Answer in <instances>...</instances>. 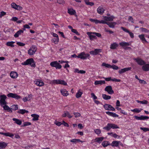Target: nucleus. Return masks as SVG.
I'll return each mask as SVG.
<instances>
[{
	"instance_id": "f257e3e1",
	"label": "nucleus",
	"mask_w": 149,
	"mask_h": 149,
	"mask_svg": "<svg viewBox=\"0 0 149 149\" xmlns=\"http://www.w3.org/2000/svg\"><path fill=\"white\" fill-rule=\"evenodd\" d=\"M21 64L25 65H30L33 67H35L36 66L35 62L33 58H29L27 59L26 61L22 63Z\"/></svg>"
},
{
	"instance_id": "f03ea898",
	"label": "nucleus",
	"mask_w": 149,
	"mask_h": 149,
	"mask_svg": "<svg viewBox=\"0 0 149 149\" xmlns=\"http://www.w3.org/2000/svg\"><path fill=\"white\" fill-rule=\"evenodd\" d=\"M89 56L90 55L89 54H85L84 52H83L81 53L78 56H77L75 54H74L71 55V57L75 58L77 57L82 59H85Z\"/></svg>"
},
{
	"instance_id": "7ed1b4c3",
	"label": "nucleus",
	"mask_w": 149,
	"mask_h": 149,
	"mask_svg": "<svg viewBox=\"0 0 149 149\" xmlns=\"http://www.w3.org/2000/svg\"><path fill=\"white\" fill-rule=\"evenodd\" d=\"M7 96L10 97L14 98L16 100H19L22 98L21 97L16 93H10L7 95Z\"/></svg>"
},
{
	"instance_id": "20e7f679",
	"label": "nucleus",
	"mask_w": 149,
	"mask_h": 149,
	"mask_svg": "<svg viewBox=\"0 0 149 149\" xmlns=\"http://www.w3.org/2000/svg\"><path fill=\"white\" fill-rule=\"evenodd\" d=\"M37 49V48L35 45L32 46L28 51V54L30 55L33 54L36 52Z\"/></svg>"
},
{
	"instance_id": "39448f33",
	"label": "nucleus",
	"mask_w": 149,
	"mask_h": 149,
	"mask_svg": "<svg viewBox=\"0 0 149 149\" xmlns=\"http://www.w3.org/2000/svg\"><path fill=\"white\" fill-rule=\"evenodd\" d=\"M0 104L1 106L5 104H6L7 102L5 100L7 98V97L4 95H0Z\"/></svg>"
},
{
	"instance_id": "423d86ee",
	"label": "nucleus",
	"mask_w": 149,
	"mask_h": 149,
	"mask_svg": "<svg viewBox=\"0 0 149 149\" xmlns=\"http://www.w3.org/2000/svg\"><path fill=\"white\" fill-rule=\"evenodd\" d=\"M50 65L52 67H54L56 68L60 69L61 68L62 66L57 61H54L51 62Z\"/></svg>"
},
{
	"instance_id": "0eeeda50",
	"label": "nucleus",
	"mask_w": 149,
	"mask_h": 149,
	"mask_svg": "<svg viewBox=\"0 0 149 149\" xmlns=\"http://www.w3.org/2000/svg\"><path fill=\"white\" fill-rule=\"evenodd\" d=\"M104 107L105 109L106 110H109L112 111H115V109L111 105L108 104H105L104 105Z\"/></svg>"
},
{
	"instance_id": "6e6552de",
	"label": "nucleus",
	"mask_w": 149,
	"mask_h": 149,
	"mask_svg": "<svg viewBox=\"0 0 149 149\" xmlns=\"http://www.w3.org/2000/svg\"><path fill=\"white\" fill-rule=\"evenodd\" d=\"M105 91L107 92L109 94H111L114 93V91L112 89L111 86H106L105 88Z\"/></svg>"
},
{
	"instance_id": "1a4fd4ad",
	"label": "nucleus",
	"mask_w": 149,
	"mask_h": 149,
	"mask_svg": "<svg viewBox=\"0 0 149 149\" xmlns=\"http://www.w3.org/2000/svg\"><path fill=\"white\" fill-rule=\"evenodd\" d=\"M101 52L102 49H95L94 50L90 51V53L93 55H96Z\"/></svg>"
},
{
	"instance_id": "9d476101",
	"label": "nucleus",
	"mask_w": 149,
	"mask_h": 149,
	"mask_svg": "<svg viewBox=\"0 0 149 149\" xmlns=\"http://www.w3.org/2000/svg\"><path fill=\"white\" fill-rule=\"evenodd\" d=\"M134 60L138 64L140 65H144L146 64L145 62L142 59L139 58H136Z\"/></svg>"
},
{
	"instance_id": "9b49d317",
	"label": "nucleus",
	"mask_w": 149,
	"mask_h": 149,
	"mask_svg": "<svg viewBox=\"0 0 149 149\" xmlns=\"http://www.w3.org/2000/svg\"><path fill=\"white\" fill-rule=\"evenodd\" d=\"M131 68H132L131 67L125 68L123 69H122L120 70H119L118 72L120 74H121L127 71L130 70H131Z\"/></svg>"
},
{
	"instance_id": "f8f14e48",
	"label": "nucleus",
	"mask_w": 149,
	"mask_h": 149,
	"mask_svg": "<svg viewBox=\"0 0 149 149\" xmlns=\"http://www.w3.org/2000/svg\"><path fill=\"white\" fill-rule=\"evenodd\" d=\"M70 142L72 143L73 144H76L77 143L81 142H83V141H81L80 139H72L70 140Z\"/></svg>"
},
{
	"instance_id": "ddd939ff",
	"label": "nucleus",
	"mask_w": 149,
	"mask_h": 149,
	"mask_svg": "<svg viewBox=\"0 0 149 149\" xmlns=\"http://www.w3.org/2000/svg\"><path fill=\"white\" fill-rule=\"evenodd\" d=\"M10 75L11 78L15 79L17 77L18 74L17 72H10Z\"/></svg>"
},
{
	"instance_id": "4468645a",
	"label": "nucleus",
	"mask_w": 149,
	"mask_h": 149,
	"mask_svg": "<svg viewBox=\"0 0 149 149\" xmlns=\"http://www.w3.org/2000/svg\"><path fill=\"white\" fill-rule=\"evenodd\" d=\"M139 37L143 43H144V42H146L147 43H148V41L146 40L144 38V34L139 35Z\"/></svg>"
},
{
	"instance_id": "2eb2a0df",
	"label": "nucleus",
	"mask_w": 149,
	"mask_h": 149,
	"mask_svg": "<svg viewBox=\"0 0 149 149\" xmlns=\"http://www.w3.org/2000/svg\"><path fill=\"white\" fill-rule=\"evenodd\" d=\"M87 34L89 36L90 39L91 40L96 38V36L91 35V34H93V32H87Z\"/></svg>"
},
{
	"instance_id": "dca6fc26",
	"label": "nucleus",
	"mask_w": 149,
	"mask_h": 149,
	"mask_svg": "<svg viewBox=\"0 0 149 149\" xmlns=\"http://www.w3.org/2000/svg\"><path fill=\"white\" fill-rule=\"evenodd\" d=\"M118 46V44L115 42L111 45L110 48L111 49H116Z\"/></svg>"
},
{
	"instance_id": "f3484780",
	"label": "nucleus",
	"mask_w": 149,
	"mask_h": 149,
	"mask_svg": "<svg viewBox=\"0 0 149 149\" xmlns=\"http://www.w3.org/2000/svg\"><path fill=\"white\" fill-rule=\"evenodd\" d=\"M120 142L119 141H113L111 144V145L112 147H117L119 146V143Z\"/></svg>"
},
{
	"instance_id": "a211bd4d",
	"label": "nucleus",
	"mask_w": 149,
	"mask_h": 149,
	"mask_svg": "<svg viewBox=\"0 0 149 149\" xmlns=\"http://www.w3.org/2000/svg\"><path fill=\"white\" fill-rule=\"evenodd\" d=\"M106 113L109 115L114 117H117L118 116V115L116 114L115 113L109 111L106 112Z\"/></svg>"
},
{
	"instance_id": "6ab92c4d",
	"label": "nucleus",
	"mask_w": 149,
	"mask_h": 149,
	"mask_svg": "<svg viewBox=\"0 0 149 149\" xmlns=\"http://www.w3.org/2000/svg\"><path fill=\"white\" fill-rule=\"evenodd\" d=\"M114 18V17L113 16H111L110 17L107 16L104 17V19L105 21H111L113 20Z\"/></svg>"
},
{
	"instance_id": "aec40b11",
	"label": "nucleus",
	"mask_w": 149,
	"mask_h": 149,
	"mask_svg": "<svg viewBox=\"0 0 149 149\" xmlns=\"http://www.w3.org/2000/svg\"><path fill=\"white\" fill-rule=\"evenodd\" d=\"M143 70L145 71H148L149 70V64H144L142 67Z\"/></svg>"
},
{
	"instance_id": "412c9836",
	"label": "nucleus",
	"mask_w": 149,
	"mask_h": 149,
	"mask_svg": "<svg viewBox=\"0 0 149 149\" xmlns=\"http://www.w3.org/2000/svg\"><path fill=\"white\" fill-rule=\"evenodd\" d=\"M116 24V23L115 22H107V24L111 28H114Z\"/></svg>"
},
{
	"instance_id": "4be33fe9",
	"label": "nucleus",
	"mask_w": 149,
	"mask_h": 149,
	"mask_svg": "<svg viewBox=\"0 0 149 149\" xmlns=\"http://www.w3.org/2000/svg\"><path fill=\"white\" fill-rule=\"evenodd\" d=\"M60 91L62 94L64 96H66L69 94L68 93V91L66 89H62Z\"/></svg>"
},
{
	"instance_id": "5701e85b",
	"label": "nucleus",
	"mask_w": 149,
	"mask_h": 149,
	"mask_svg": "<svg viewBox=\"0 0 149 149\" xmlns=\"http://www.w3.org/2000/svg\"><path fill=\"white\" fill-rule=\"evenodd\" d=\"M104 10L100 6H99L97 9V13L100 14H102L103 13Z\"/></svg>"
},
{
	"instance_id": "b1692460",
	"label": "nucleus",
	"mask_w": 149,
	"mask_h": 149,
	"mask_svg": "<svg viewBox=\"0 0 149 149\" xmlns=\"http://www.w3.org/2000/svg\"><path fill=\"white\" fill-rule=\"evenodd\" d=\"M104 138L102 137H97L94 140L96 142L99 143H100L101 142L103 141L104 139Z\"/></svg>"
},
{
	"instance_id": "393cba45",
	"label": "nucleus",
	"mask_w": 149,
	"mask_h": 149,
	"mask_svg": "<svg viewBox=\"0 0 149 149\" xmlns=\"http://www.w3.org/2000/svg\"><path fill=\"white\" fill-rule=\"evenodd\" d=\"M105 81L102 80L96 81H95L94 82V84L95 85H97L98 84L102 85V84H105Z\"/></svg>"
},
{
	"instance_id": "a878e982",
	"label": "nucleus",
	"mask_w": 149,
	"mask_h": 149,
	"mask_svg": "<svg viewBox=\"0 0 149 149\" xmlns=\"http://www.w3.org/2000/svg\"><path fill=\"white\" fill-rule=\"evenodd\" d=\"M4 106H3L4 109L8 111L10 113H12V111L11 110V109L10 108L8 105L6 104L4 105Z\"/></svg>"
},
{
	"instance_id": "bb28decb",
	"label": "nucleus",
	"mask_w": 149,
	"mask_h": 149,
	"mask_svg": "<svg viewBox=\"0 0 149 149\" xmlns=\"http://www.w3.org/2000/svg\"><path fill=\"white\" fill-rule=\"evenodd\" d=\"M31 116L33 118L32 120L33 121L37 120H38L39 116L36 114H33L31 115Z\"/></svg>"
},
{
	"instance_id": "cd10ccee",
	"label": "nucleus",
	"mask_w": 149,
	"mask_h": 149,
	"mask_svg": "<svg viewBox=\"0 0 149 149\" xmlns=\"http://www.w3.org/2000/svg\"><path fill=\"white\" fill-rule=\"evenodd\" d=\"M23 32L24 31L22 30L18 31L15 34L14 36L15 38H17L21 33H23Z\"/></svg>"
},
{
	"instance_id": "c85d7f7f",
	"label": "nucleus",
	"mask_w": 149,
	"mask_h": 149,
	"mask_svg": "<svg viewBox=\"0 0 149 149\" xmlns=\"http://www.w3.org/2000/svg\"><path fill=\"white\" fill-rule=\"evenodd\" d=\"M68 13L70 15H74L76 13L75 11L72 9H69L68 10Z\"/></svg>"
},
{
	"instance_id": "c756f323",
	"label": "nucleus",
	"mask_w": 149,
	"mask_h": 149,
	"mask_svg": "<svg viewBox=\"0 0 149 149\" xmlns=\"http://www.w3.org/2000/svg\"><path fill=\"white\" fill-rule=\"evenodd\" d=\"M102 145L104 148L108 146L111 145L110 143L108 141H103L102 143Z\"/></svg>"
},
{
	"instance_id": "7c9ffc66",
	"label": "nucleus",
	"mask_w": 149,
	"mask_h": 149,
	"mask_svg": "<svg viewBox=\"0 0 149 149\" xmlns=\"http://www.w3.org/2000/svg\"><path fill=\"white\" fill-rule=\"evenodd\" d=\"M119 45L122 47L128 46L130 45V44L128 42H122L119 43Z\"/></svg>"
},
{
	"instance_id": "2f4dec72",
	"label": "nucleus",
	"mask_w": 149,
	"mask_h": 149,
	"mask_svg": "<svg viewBox=\"0 0 149 149\" xmlns=\"http://www.w3.org/2000/svg\"><path fill=\"white\" fill-rule=\"evenodd\" d=\"M17 112L19 113L23 114L25 113H28L29 112V111H28L26 110L25 109H22L18 110L17 111Z\"/></svg>"
},
{
	"instance_id": "473e14b6",
	"label": "nucleus",
	"mask_w": 149,
	"mask_h": 149,
	"mask_svg": "<svg viewBox=\"0 0 149 149\" xmlns=\"http://www.w3.org/2000/svg\"><path fill=\"white\" fill-rule=\"evenodd\" d=\"M102 97L105 100H107L111 99V97L109 95H108L105 94H102Z\"/></svg>"
},
{
	"instance_id": "72a5a7b5",
	"label": "nucleus",
	"mask_w": 149,
	"mask_h": 149,
	"mask_svg": "<svg viewBox=\"0 0 149 149\" xmlns=\"http://www.w3.org/2000/svg\"><path fill=\"white\" fill-rule=\"evenodd\" d=\"M13 120L15 121V123L18 125H21L22 123V121L20 120L15 118H13Z\"/></svg>"
},
{
	"instance_id": "f704fd0d",
	"label": "nucleus",
	"mask_w": 149,
	"mask_h": 149,
	"mask_svg": "<svg viewBox=\"0 0 149 149\" xmlns=\"http://www.w3.org/2000/svg\"><path fill=\"white\" fill-rule=\"evenodd\" d=\"M111 123H108L107 125L103 128V129L106 130L107 131H109L111 129Z\"/></svg>"
},
{
	"instance_id": "c9c22d12",
	"label": "nucleus",
	"mask_w": 149,
	"mask_h": 149,
	"mask_svg": "<svg viewBox=\"0 0 149 149\" xmlns=\"http://www.w3.org/2000/svg\"><path fill=\"white\" fill-rule=\"evenodd\" d=\"M15 43V42L13 41L8 42L6 43V45L8 46H10L12 47H14V45L13 44Z\"/></svg>"
},
{
	"instance_id": "e433bc0d",
	"label": "nucleus",
	"mask_w": 149,
	"mask_h": 149,
	"mask_svg": "<svg viewBox=\"0 0 149 149\" xmlns=\"http://www.w3.org/2000/svg\"><path fill=\"white\" fill-rule=\"evenodd\" d=\"M35 84L38 86H43L44 85V83L42 81H36L35 82Z\"/></svg>"
},
{
	"instance_id": "4c0bfd02",
	"label": "nucleus",
	"mask_w": 149,
	"mask_h": 149,
	"mask_svg": "<svg viewBox=\"0 0 149 149\" xmlns=\"http://www.w3.org/2000/svg\"><path fill=\"white\" fill-rule=\"evenodd\" d=\"M7 146V144L5 142L0 143V148H4Z\"/></svg>"
},
{
	"instance_id": "58836bf2",
	"label": "nucleus",
	"mask_w": 149,
	"mask_h": 149,
	"mask_svg": "<svg viewBox=\"0 0 149 149\" xmlns=\"http://www.w3.org/2000/svg\"><path fill=\"white\" fill-rule=\"evenodd\" d=\"M11 110L12 109L13 110H16L18 109V106L17 104H14L12 105L11 106Z\"/></svg>"
},
{
	"instance_id": "ea45409f",
	"label": "nucleus",
	"mask_w": 149,
	"mask_h": 149,
	"mask_svg": "<svg viewBox=\"0 0 149 149\" xmlns=\"http://www.w3.org/2000/svg\"><path fill=\"white\" fill-rule=\"evenodd\" d=\"M136 101L138 103H140L143 104H147L148 103V102L147 101L145 100H143L142 101H140L138 100H137Z\"/></svg>"
},
{
	"instance_id": "a19ab883",
	"label": "nucleus",
	"mask_w": 149,
	"mask_h": 149,
	"mask_svg": "<svg viewBox=\"0 0 149 149\" xmlns=\"http://www.w3.org/2000/svg\"><path fill=\"white\" fill-rule=\"evenodd\" d=\"M110 125L111 128H112L113 129L119 128V127L116 125L111 123Z\"/></svg>"
},
{
	"instance_id": "79ce46f5",
	"label": "nucleus",
	"mask_w": 149,
	"mask_h": 149,
	"mask_svg": "<svg viewBox=\"0 0 149 149\" xmlns=\"http://www.w3.org/2000/svg\"><path fill=\"white\" fill-rule=\"evenodd\" d=\"M52 42H54L55 44H57L58 43L59 41L58 38H53L52 39Z\"/></svg>"
},
{
	"instance_id": "37998d69",
	"label": "nucleus",
	"mask_w": 149,
	"mask_h": 149,
	"mask_svg": "<svg viewBox=\"0 0 149 149\" xmlns=\"http://www.w3.org/2000/svg\"><path fill=\"white\" fill-rule=\"evenodd\" d=\"M142 110V109H138L136 108L134 109H133L131 111L134 112H135L136 113H139Z\"/></svg>"
},
{
	"instance_id": "c03bdc74",
	"label": "nucleus",
	"mask_w": 149,
	"mask_h": 149,
	"mask_svg": "<svg viewBox=\"0 0 149 149\" xmlns=\"http://www.w3.org/2000/svg\"><path fill=\"white\" fill-rule=\"evenodd\" d=\"M102 66H105L106 68H111V65H110L106 63H102Z\"/></svg>"
},
{
	"instance_id": "a18cd8bd",
	"label": "nucleus",
	"mask_w": 149,
	"mask_h": 149,
	"mask_svg": "<svg viewBox=\"0 0 149 149\" xmlns=\"http://www.w3.org/2000/svg\"><path fill=\"white\" fill-rule=\"evenodd\" d=\"M102 66H105L106 68H111V65H110L106 63H102Z\"/></svg>"
},
{
	"instance_id": "49530a36",
	"label": "nucleus",
	"mask_w": 149,
	"mask_h": 149,
	"mask_svg": "<svg viewBox=\"0 0 149 149\" xmlns=\"http://www.w3.org/2000/svg\"><path fill=\"white\" fill-rule=\"evenodd\" d=\"M82 93L80 91H78V92L77 93L76 97L77 98H78L81 97Z\"/></svg>"
},
{
	"instance_id": "de8ad7c7",
	"label": "nucleus",
	"mask_w": 149,
	"mask_h": 149,
	"mask_svg": "<svg viewBox=\"0 0 149 149\" xmlns=\"http://www.w3.org/2000/svg\"><path fill=\"white\" fill-rule=\"evenodd\" d=\"M140 29L141 31H142L143 32H144L145 33H148L149 32V30H148L147 29L141 27L140 28Z\"/></svg>"
},
{
	"instance_id": "09e8293b",
	"label": "nucleus",
	"mask_w": 149,
	"mask_h": 149,
	"mask_svg": "<svg viewBox=\"0 0 149 149\" xmlns=\"http://www.w3.org/2000/svg\"><path fill=\"white\" fill-rule=\"evenodd\" d=\"M4 135L6 136H8L11 137H13L14 136V135L13 134L9 133H5Z\"/></svg>"
},
{
	"instance_id": "8fccbe9b",
	"label": "nucleus",
	"mask_w": 149,
	"mask_h": 149,
	"mask_svg": "<svg viewBox=\"0 0 149 149\" xmlns=\"http://www.w3.org/2000/svg\"><path fill=\"white\" fill-rule=\"evenodd\" d=\"M141 120H144L148 119H149V117L147 116H145L141 115Z\"/></svg>"
},
{
	"instance_id": "3c124183",
	"label": "nucleus",
	"mask_w": 149,
	"mask_h": 149,
	"mask_svg": "<svg viewBox=\"0 0 149 149\" xmlns=\"http://www.w3.org/2000/svg\"><path fill=\"white\" fill-rule=\"evenodd\" d=\"M59 84H62L64 85H67V83L64 80H60Z\"/></svg>"
},
{
	"instance_id": "603ef678",
	"label": "nucleus",
	"mask_w": 149,
	"mask_h": 149,
	"mask_svg": "<svg viewBox=\"0 0 149 149\" xmlns=\"http://www.w3.org/2000/svg\"><path fill=\"white\" fill-rule=\"evenodd\" d=\"M31 125V123H30V122H25L24 123L23 125H22V127H25V126H27L30 125Z\"/></svg>"
},
{
	"instance_id": "864d4df0",
	"label": "nucleus",
	"mask_w": 149,
	"mask_h": 149,
	"mask_svg": "<svg viewBox=\"0 0 149 149\" xmlns=\"http://www.w3.org/2000/svg\"><path fill=\"white\" fill-rule=\"evenodd\" d=\"M111 68H112L114 70H118L119 68L116 65H111Z\"/></svg>"
},
{
	"instance_id": "5fc2aeb1",
	"label": "nucleus",
	"mask_w": 149,
	"mask_h": 149,
	"mask_svg": "<svg viewBox=\"0 0 149 149\" xmlns=\"http://www.w3.org/2000/svg\"><path fill=\"white\" fill-rule=\"evenodd\" d=\"M95 132L97 134H99L101 133V131L100 129H96L94 130Z\"/></svg>"
},
{
	"instance_id": "6e6d98bb",
	"label": "nucleus",
	"mask_w": 149,
	"mask_h": 149,
	"mask_svg": "<svg viewBox=\"0 0 149 149\" xmlns=\"http://www.w3.org/2000/svg\"><path fill=\"white\" fill-rule=\"evenodd\" d=\"M73 114L75 115V116L76 118L80 117L81 116L80 114L79 113L74 112Z\"/></svg>"
},
{
	"instance_id": "4d7b16f0",
	"label": "nucleus",
	"mask_w": 149,
	"mask_h": 149,
	"mask_svg": "<svg viewBox=\"0 0 149 149\" xmlns=\"http://www.w3.org/2000/svg\"><path fill=\"white\" fill-rule=\"evenodd\" d=\"M128 20L129 21H131L132 23H134L133 19L132 16H129L128 17Z\"/></svg>"
},
{
	"instance_id": "13d9d810",
	"label": "nucleus",
	"mask_w": 149,
	"mask_h": 149,
	"mask_svg": "<svg viewBox=\"0 0 149 149\" xmlns=\"http://www.w3.org/2000/svg\"><path fill=\"white\" fill-rule=\"evenodd\" d=\"M59 81L60 80H53L52 81V82L54 84H59Z\"/></svg>"
},
{
	"instance_id": "bf43d9fd",
	"label": "nucleus",
	"mask_w": 149,
	"mask_h": 149,
	"mask_svg": "<svg viewBox=\"0 0 149 149\" xmlns=\"http://www.w3.org/2000/svg\"><path fill=\"white\" fill-rule=\"evenodd\" d=\"M57 3L59 4H63L65 3L64 0H57Z\"/></svg>"
},
{
	"instance_id": "052dcab7",
	"label": "nucleus",
	"mask_w": 149,
	"mask_h": 149,
	"mask_svg": "<svg viewBox=\"0 0 149 149\" xmlns=\"http://www.w3.org/2000/svg\"><path fill=\"white\" fill-rule=\"evenodd\" d=\"M71 31L72 32L76 33L77 35H80L79 33L77 31V30L75 29H72L71 30Z\"/></svg>"
},
{
	"instance_id": "680f3d73",
	"label": "nucleus",
	"mask_w": 149,
	"mask_h": 149,
	"mask_svg": "<svg viewBox=\"0 0 149 149\" xmlns=\"http://www.w3.org/2000/svg\"><path fill=\"white\" fill-rule=\"evenodd\" d=\"M11 6L12 8L15 9H16L17 4L15 3H13L11 4Z\"/></svg>"
},
{
	"instance_id": "e2e57ef3",
	"label": "nucleus",
	"mask_w": 149,
	"mask_h": 149,
	"mask_svg": "<svg viewBox=\"0 0 149 149\" xmlns=\"http://www.w3.org/2000/svg\"><path fill=\"white\" fill-rule=\"evenodd\" d=\"M93 34H95L96 36H97L98 37H100L101 36V34L99 33L93 32Z\"/></svg>"
},
{
	"instance_id": "0e129e2a",
	"label": "nucleus",
	"mask_w": 149,
	"mask_h": 149,
	"mask_svg": "<svg viewBox=\"0 0 149 149\" xmlns=\"http://www.w3.org/2000/svg\"><path fill=\"white\" fill-rule=\"evenodd\" d=\"M17 44L18 45L20 46H23L25 45V44L20 42H17Z\"/></svg>"
},
{
	"instance_id": "69168bd1",
	"label": "nucleus",
	"mask_w": 149,
	"mask_h": 149,
	"mask_svg": "<svg viewBox=\"0 0 149 149\" xmlns=\"http://www.w3.org/2000/svg\"><path fill=\"white\" fill-rule=\"evenodd\" d=\"M111 136H112L113 137L115 138H117L118 139L120 137V136H119L117 135L116 133L113 134V135H111Z\"/></svg>"
},
{
	"instance_id": "338daca9",
	"label": "nucleus",
	"mask_w": 149,
	"mask_h": 149,
	"mask_svg": "<svg viewBox=\"0 0 149 149\" xmlns=\"http://www.w3.org/2000/svg\"><path fill=\"white\" fill-rule=\"evenodd\" d=\"M22 8L19 5H17L16 10H21L22 9Z\"/></svg>"
},
{
	"instance_id": "774afa93",
	"label": "nucleus",
	"mask_w": 149,
	"mask_h": 149,
	"mask_svg": "<svg viewBox=\"0 0 149 149\" xmlns=\"http://www.w3.org/2000/svg\"><path fill=\"white\" fill-rule=\"evenodd\" d=\"M18 19V18L16 17H14L12 18V19H11V20L17 22Z\"/></svg>"
}]
</instances>
